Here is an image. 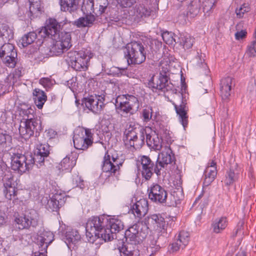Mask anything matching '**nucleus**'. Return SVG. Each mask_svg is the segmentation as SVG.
Instances as JSON below:
<instances>
[{"instance_id": "nucleus-43", "label": "nucleus", "mask_w": 256, "mask_h": 256, "mask_svg": "<svg viewBox=\"0 0 256 256\" xmlns=\"http://www.w3.org/2000/svg\"><path fill=\"white\" fill-rule=\"evenodd\" d=\"M12 176H14L13 174L6 164L0 162V178L4 182L5 180H10Z\"/></svg>"}, {"instance_id": "nucleus-61", "label": "nucleus", "mask_w": 256, "mask_h": 256, "mask_svg": "<svg viewBox=\"0 0 256 256\" xmlns=\"http://www.w3.org/2000/svg\"><path fill=\"white\" fill-rule=\"evenodd\" d=\"M65 49H47L49 50L48 55L49 56H59L64 52Z\"/></svg>"}, {"instance_id": "nucleus-16", "label": "nucleus", "mask_w": 256, "mask_h": 256, "mask_svg": "<svg viewBox=\"0 0 256 256\" xmlns=\"http://www.w3.org/2000/svg\"><path fill=\"white\" fill-rule=\"evenodd\" d=\"M149 199L156 204L166 203L168 197V192L158 184H152L148 190Z\"/></svg>"}, {"instance_id": "nucleus-64", "label": "nucleus", "mask_w": 256, "mask_h": 256, "mask_svg": "<svg viewBox=\"0 0 256 256\" xmlns=\"http://www.w3.org/2000/svg\"><path fill=\"white\" fill-rule=\"evenodd\" d=\"M247 32L245 30H242L238 32L235 34L236 38L238 40L242 39L245 38Z\"/></svg>"}, {"instance_id": "nucleus-56", "label": "nucleus", "mask_w": 256, "mask_h": 256, "mask_svg": "<svg viewBox=\"0 0 256 256\" xmlns=\"http://www.w3.org/2000/svg\"><path fill=\"white\" fill-rule=\"evenodd\" d=\"M162 54H159L156 56V59L160 58V57H164V59L168 58L169 61L173 60L172 56L171 54V51L169 49H162Z\"/></svg>"}, {"instance_id": "nucleus-46", "label": "nucleus", "mask_w": 256, "mask_h": 256, "mask_svg": "<svg viewBox=\"0 0 256 256\" xmlns=\"http://www.w3.org/2000/svg\"><path fill=\"white\" fill-rule=\"evenodd\" d=\"M174 34L172 32H165L162 33V36L164 41L169 46H172L176 43L174 38Z\"/></svg>"}, {"instance_id": "nucleus-54", "label": "nucleus", "mask_w": 256, "mask_h": 256, "mask_svg": "<svg viewBox=\"0 0 256 256\" xmlns=\"http://www.w3.org/2000/svg\"><path fill=\"white\" fill-rule=\"evenodd\" d=\"M24 70L22 66H18L15 69L12 73L13 78V84L18 79L20 78L24 74Z\"/></svg>"}, {"instance_id": "nucleus-59", "label": "nucleus", "mask_w": 256, "mask_h": 256, "mask_svg": "<svg viewBox=\"0 0 256 256\" xmlns=\"http://www.w3.org/2000/svg\"><path fill=\"white\" fill-rule=\"evenodd\" d=\"M244 222L240 221L237 224L235 231L233 233V236H236L238 234H244Z\"/></svg>"}, {"instance_id": "nucleus-14", "label": "nucleus", "mask_w": 256, "mask_h": 256, "mask_svg": "<svg viewBox=\"0 0 256 256\" xmlns=\"http://www.w3.org/2000/svg\"><path fill=\"white\" fill-rule=\"evenodd\" d=\"M108 222L106 224V236H104V241L109 242L114 239L116 234L124 228V223L118 216H106Z\"/></svg>"}, {"instance_id": "nucleus-13", "label": "nucleus", "mask_w": 256, "mask_h": 256, "mask_svg": "<svg viewBox=\"0 0 256 256\" xmlns=\"http://www.w3.org/2000/svg\"><path fill=\"white\" fill-rule=\"evenodd\" d=\"M104 96L90 95L84 97L81 105L84 110L88 109L94 114H100L104 107Z\"/></svg>"}, {"instance_id": "nucleus-36", "label": "nucleus", "mask_w": 256, "mask_h": 256, "mask_svg": "<svg viewBox=\"0 0 256 256\" xmlns=\"http://www.w3.org/2000/svg\"><path fill=\"white\" fill-rule=\"evenodd\" d=\"M218 173L217 168H206L204 172V185L208 186L216 178Z\"/></svg>"}, {"instance_id": "nucleus-48", "label": "nucleus", "mask_w": 256, "mask_h": 256, "mask_svg": "<svg viewBox=\"0 0 256 256\" xmlns=\"http://www.w3.org/2000/svg\"><path fill=\"white\" fill-rule=\"evenodd\" d=\"M30 3V12L34 14L40 10L41 2L40 0H28Z\"/></svg>"}, {"instance_id": "nucleus-1", "label": "nucleus", "mask_w": 256, "mask_h": 256, "mask_svg": "<svg viewBox=\"0 0 256 256\" xmlns=\"http://www.w3.org/2000/svg\"><path fill=\"white\" fill-rule=\"evenodd\" d=\"M34 112L32 108L19 110L20 115L23 117L18 128L19 134L26 140L32 136H38L42 130V122L40 118L34 117Z\"/></svg>"}, {"instance_id": "nucleus-45", "label": "nucleus", "mask_w": 256, "mask_h": 256, "mask_svg": "<svg viewBox=\"0 0 256 256\" xmlns=\"http://www.w3.org/2000/svg\"><path fill=\"white\" fill-rule=\"evenodd\" d=\"M152 107L150 106H146L141 112V118L144 122H148L152 119Z\"/></svg>"}, {"instance_id": "nucleus-12", "label": "nucleus", "mask_w": 256, "mask_h": 256, "mask_svg": "<svg viewBox=\"0 0 256 256\" xmlns=\"http://www.w3.org/2000/svg\"><path fill=\"white\" fill-rule=\"evenodd\" d=\"M142 226L140 224H135L130 226L125 232V237L128 241L134 245H138L146 238L148 230V227Z\"/></svg>"}, {"instance_id": "nucleus-20", "label": "nucleus", "mask_w": 256, "mask_h": 256, "mask_svg": "<svg viewBox=\"0 0 256 256\" xmlns=\"http://www.w3.org/2000/svg\"><path fill=\"white\" fill-rule=\"evenodd\" d=\"M130 210L135 217L141 218L144 216L148 210V200L145 198H141L131 206Z\"/></svg>"}, {"instance_id": "nucleus-9", "label": "nucleus", "mask_w": 256, "mask_h": 256, "mask_svg": "<svg viewBox=\"0 0 256 256\" xmlns=\"http://www.w3.org/2000/svg\"><path fill=\"white\" fill-rule=\"evenodd\" d=\"M60 30V25L57 20L52 18H50L46 20L45 26L42 27L38 32V35L44 38L42 42L37 41L39 42L37 46H40L42 44L46 42L49 38L52 41L53 44L54 41L59 38V32Z\"/></svg>"}, {"instance_id": "nucleus-60", "label": "nucleus", "mask_w": 256, "mask_h": 256, "mask_svg": "<svg viewBox=\"0 0 256 256\" xmlns=\"http://www.w3.org/2000/svg\"><path fill=\"white\" fill-rule=\"evenodd\" d=\"M76 78L72 77L70 80H68V86L70 88L72 91L74 92V90H76V88L78 87V83L76 82Z\"/></svg>"}, {"instance_id": "nucleus-24", "label": "nucleus", "mask_w": 256, "mask_h": 256, "mask_svg": "<svg viewBox=\"0 0 256 256\" xmlns=\"http://www.w3.org/2000/svg\"><path fill=\"white\" fill-rule=\"evenodd\" d=\"M54 240V236L50 232L43 231L37 237V243L39 245L40 250H46L49 244Z\"/></svg>"}, {"instance_id": "nucleus-27", "label": "nucleus", "mask_w": 256, "mask_h": 256, "mask_svg": "<svg viewBox=\"0 0 256 256\" xmlns=\"http://www.w3.org/2000/svg\"><path fill=\"white\" fill-rule=\"evenodd\" d=\"M62 233L64 235L65 242L68 246L71 244H76L80 240L81 237L78 231L70 228L67 227L66 231Z\"/></svg>"}, {"instance_id": "nucleus-25", "label": "nucleus", "mask_w": 256, "mask_h": 256, "mask_svg": "<svg viewBox=\"0 0 256 256\" xmlns=\"http://www.w3.org/2000/svg\"><path fill=\"white\" fill-rule=\"evenodd\" d=\"M234 86L233 78L227 76L222 79L220 83V90L223 99H227L230 95L232 88Z\"/></svg>"}, {"instance_id": "nucleus-18", "label": "nucleus", "mask_w": 256, "mask_h": 256, "mask_svg": "<svg viewBox=\"0 0 256 256\" xmlns=\"http://www.w3.org/2000/svg\"><path fill=\"white\" fill-rule=\"evenodd\" d=\"M0 37L5 42L0 48H14V46L11 42L14 38L13 30L6 24L0 22Z\"/></svg>"}, {"instance_id": "nucleus-5", "label": "nucleus", "mask_w": 256, "mask_h": 256, "mask_svg": "<svg viewBox=\"0 0 256 256\" xmlns=\"http://www.w3.org/2000/svg\"><path fill=\"white\" fill-rule=\"evenodd\" d=\"M106 222H108V220L105 215L90 218L86 224V236L90 238L93 237L101 238L104 240V236H106Z\"/></svg>"}, {"instance_id": "nucleus-33", "label": "nucleus", "mask_w": 256, "mask_h": 256, "mask_svg": "<svg viewBox=\"0 0 256 256\" xmlns=\"http://www.w3.org/2000/svg\"><path fill=\"white\" fill-rule=\"evenodd\" d=\"M228 221L226 216H222L216 218L211 224V228L215 234L221 233L226 228Z\"/></svg>"}, {"instance_id": "nucleus-4", "label": "nucleus", "mask_w": 256, "mask_h": 256, "mask_svg": "<svg viewBox=\"0 0 256 256\" xmlns=\"http://www.w3.org/2000/svg\"><path fill=\"white\" fill-rule=\"evenodd\" d=\"M67 55L72 67L76 71H80L88 70L90 60L94 54L90 50L82 49L78 51L70 50Z\"/></svg>"}, {"instance_id": "nucleus-42", "label": "nucleus", "mask_w": 256, "mask_h": 256, "mask_svg": "<svg viewBox=\"0 0 256 256\" xmlns=\"http://www.w3.org/2000/svg\"><path fill=\"white\" fill-rule=\"evenodd\" d=\"M200 10L199 2L192 1L188 6L187 15L190 18H194L198 14Z\"/></svg>"}, {"instance_id": "nucleus-26", "label": "nucleus", "mask_w": 256, "mask_h": 256, "mask_svg": "<svg viewBox=\"0 0 256 256\" xmlns=\"http://www.w3.org/2000/svg\"><path fill=\"white\" fill-rule=\"evenodd\" d=\"M148 224L154 228L164 231L166 227L164 218L160 214H154L148 216Z\"/></svg>"}, {"instance_id": "nucleus-17", "label": "nucleus", "mask_w": 256, "mask_h": 256, "mask_svg": "<svg viewBox=\"0 0 256 256\" xmlns=\"http://www.w3.org/2000/svg\"><path fill=\"white\" fill-rule=\"evenodd\" d=\"M128 54L126 55L128 65L130 64H139L144 62L146 58V49H127Z\"/></svg>"}, {"instance_id": "nucleus-10", "label": "nucleus", "mask_w": 256, "mask_h": 256, "mask_svg": "<svg viewBox=\"0 0 256 256\" xmlns=\"http://www.w3.org/2000/svg\"><path fill=\"white\" fill-rule=\"evenodd\" d=\"M34 164L32 154H14L11 158L12 169L21 174L32 169Z\"/></svg>"}, {"instance_id": "nucleus-58", "label": "nucleus", "mask_w": 256, "mask_h": 256, "mask_svg": "<svg viewBox=\"0 0 256 256\" xmlns=\"http://www.w3.org/2000/svg\"><path fill=\"white\" fill-rule=\"evenodd\" d=\"M98 4L99 5V14H102L104 13L108 5V0H98Z\"/></svg>"}, {"instance_id": "nucleus-52", "label": "nucleus", "mask_w": 256, "mask_h": 256, "mask_svg": "<svg viewBox=\"0 0 256 256\" xmlns=\"http://www.w3.org/2000/svg\"><path fill=\"white\" fill-rule=\"evenodd\" d=\"M62 207L60 205L57 204V202H55L51 198L48 200L47 204L46 205V208L52 212H56L59 208Z\"/></svg>"}, {"instance_id": "nucleus-3", "label": "nucleus", "mask_w": 256, "mask_h": 256, "mask_svg": "<svg viewBox=\"0 0 256 256\" xmlns=\"http://www.w3.org/2000/svg\"><path fill=\"white\" fill-rule=\"evenodd\" d=\"M124 160L122 155H119L116 152L110 154L108 151L106 152L103 159L102 170L109 174L108 180L114 178L118 180L117 174H119L120 166H122Z\"/></svg>"}, {"instance_id": "nucleus-41", "label": "nucleus", "mask_w": 256, "mask_h": 256, "mask_svg": "<svg viewBox=\"0 0 256 256\" xmlns=\"http://www.w3.org/2000/svg\"><path fill=\"white\" fill-rule=\"evenodd\" d=\"M76 164V162L74 160H70V157L66 156L63 160L60 162L58 165V169L62 171L64 170H70Z\"/></svg>"}, {"instance_id": "nucleus-44", "label": "nucleus", "mask_w": 256, "mask_h": 256, "mask_svg": "<svg viewBox=\"0 0 256 256\" xmlns=\"http://www.w3.org/2000/svg\"><path fill=\"white\" fill-rule=\"evenodd\" d=\"M180 42L182 45L186 48H191L193 46L194 38H192L189 34L180 35Z\"/></svg>"}, {"instance_id": "nucleus-55", "label": "nucleus", "mask_w": 256, "mask_h": 256, "mask_svg": "<svg viewBox=\"0 0 256 256\" xmlns=\"http://www.w3.org/2000/svg\"><path fill=\"white\" fill-rule=\"evenodd\" d=\"M12 140V137L6 133L0 132V146H4Z\"/></svg>"}, {"instance_id": "nucleus-40", "label": "nucleus", "mask_w": 256, "mask_h": 256, "mask_svg": "<svg viewBox=\"0 0 256 256\" xmlns=\"http://www.w3.org/2000/svg\"><path fill=\"white\" fill-rule=\"evenodd\" d=\"M161 238H162L158 237V236L150 235L147 238V244L150 248H154V251H158L161 247L160 242Z\"/></svg>"}, {"instance_id": "nucleus-21", "label": "nucleus", "mask_w": 256, "mask_h": 256, "mask_svg": "<svg viewBox=\"0 0 256 256\" xmlns=\"http://www.w3.org/2000/svg\"><path fill=\"white\" fill-rule=\"evenodd\" d=\"M16 182L12 176L10 180H5L4 182V194L5 197L8 200H16L18 188H16Z\"/></svg>"}, {"instance_id": "nucleus-29", "label": "nucleus", "mask_w": 256, "mask_h": 256, "mask_svg": "<svg viewBox=\"0 0 256 256\" xmlns=\"http://www.w3.org/2000/svg\"><path fill=\"white\" fill-rule=\"evenodd\" d=\"M162 158L158 157L156 160L158 165L162 166V169L164 168L168 164H171L175 159L174 154L170 148L161 153Z\"/></svg>"}, {"instance_id": "nucleus-51", "label": "nucleus", "mask_w": 256, "mask_h": 256, "mask_svg": "<svg viewBox=\"0 0 256 256\" xmlns=\"http://www.w3.org/2000/svg\"><path fill=\"white\" fill-rule=\"evenodd\" d=\"M72 182L74 186L78 187L81 189H83L84 187V182L82 178L78 175L75 174L72 176Z\"/></svg>"}, {"instance_id": "nucleus-37", "label": "nucleus", "mask_w": 256, "mask_h": 256, "mask_svg": "<svg viewBox=\"0 0 256 256\" xmlns=\"http://www.w3.org/2000/svg\"><path fill=\"white\" fill-rule=\"evenodd\" d=\"M37 34L34 32H30L24 36L18 42V46L20 47H26L32 44L36 39Z\"/></svg>"}, {"instance_id": "nucleus-15", "label": "nucleus", "mask_w": 256, "mask_h": 256, "mask_svg": "<svg viewBox=\"0 0 256 256\" xmlns=\"http://www.w3.org/2000/svg\"><path fill=\"white\" fill-rule=\"evenodd\" d=\"M148 86L154 92L157 90L164 92L172 90L174 85L170 81L169 76H164L161 74L156 78L153 76L148 82Z\"/></svg>"}, {"instance_id": "nucleus-35", "label": "nucleus", "mask_w": 256, "mask_h": 256, "mask_svg": "<svg viewBox=\"0 0 256 256\" xmlns=\"http://www.w3.org/2000/svg\"><path fill=\"white\" fill-rule=\"evenodd\" d=\"M33 94L35 104L38 109H42L47 100L46 93L43 90L36 88Z\"/></svg>"}, {"instance_id": "nucleus-53", "label": "nucleus", "mask_w": 256, "mask_h": 256, "mask_svg": "<svg viewBox=\"0 0 256 256\" xmlns=\"http://www.w3.org/2000/svg\"><path fill=\"white\" fill-rule=\"evenodd\" d=\"M70 40V35L68 33L65 34L64 36L60 42V44L62 48H70L72 46Z\"/></svg>"}, {"instance_id": "nucleus-8", "label": "nucleus", "mask_w": 256, "mask_h": 256, "mask_svg": "<svg viewBox=\"0 0 256 256\" xmlns=\"http://www.w3.org/2000/svg\"><path fill=\"white\" fill-rule=\"evenodd\" d=\"M14 222L19 229L34 230L39 225L40 216L36 210L30 209L22 215H18Z\"/></svg>"}, {"instance_id": "nucleus-11", "label": "nucleus", "mask_w": 256, "mask_h": 256, "mask_svg": "<svg viewBox=\"0 0 256 256\" xmlns=\"http://www.w3.org/2000/svg\"><path fill=\"white\" fill-rule=\"evenodd\" d=\"M92 130L80 128L75 131L73 138L74 146L76 149L86 150L93 143Z\"/></svg>"}, {"instance_id": "nucleus-7", "label": "nucleus", "mask_w": 256, "mask_h": 256, "mask_svg": "<svg viewBox=\"0 0 256 256\" xmlns=\"http://www.w3.org/2000/svg\"><path fill=\"white\" fill-rule=\"evenodd\" d=\"M136 164L138 171L146 180H150L154 173L158 176L161 174L162 166L158 165L156 160L153 161L148 156H140Z\"/></svg>"}, {"instance_id": "nucleus-30", "label": "nucleus", "mask_w": 256, "mask_h": 256, "mask_svg": "<svg viewBox=\"0 0 256 256\" xmlns=\"http://www.w3.org/2000/svg\"><path fill=\"white\" fill-rule=\"evenodd\" d=\"M186 102L182 100L179 106L174 104L176 112L179 117L180 122L184 128L187 126L188 124V116L186 110Z\"/></svg>"}, {"instance_id": "nucleus-19", "label": "nucleus", "mask_w": 256, "mask_h": 256, "mask_svg": "<svg viewBox=\"0 0 256 256\" xmlns=\"http://www.w3.org/2000/svg\"><path fill=\"white\" fill-rule=\"evenodd\" d=\"M49 154L50 146L48 144H38L33 156L34 163L36 162L37 166L39 164L40 166H43L45 158L48 156Z\"/></svg>"}, {"instance_id": "nucleus-49", "label": "nucleus", "mask_w": 256, "mask_h": 256, "mask_svg": "<svg viewBox=\"0 0 256 256\" xmlns=\"http://www.w3.org/2000/svg\"><path fill=\"white\" fill-rule=\"evenodd\" d=\"M52 200L55 202H57L58 204L61 206L64 205L67 198V196L64 193H58L54 194L52 197Z\"/></svg>"}, {"instance_id": "nucleus-34", "label": "nucleus", "mask_w": 256, "mask_h": 256, "mask_svg": "<svg viewBox=\"0 0 256 256\" xmlns=\"http://www.w3.org/2000/svg\"><path fill=\"white\" fill-rule=\"evenodd\" d=\"M59 3L62 11L72 13L77 10L78 0H60Z\"/></svg>"}, {"instance_id": "nucleus-2", "label": "nucleus", "mask_w": 256, "mask_h": 256, "mask_svg": "<svg viewBox=\"0 0 256 256\" xmlns=\"http://www.w3.org/2000/svg\"><path fill=\"white\" fill-rule=\"evenodd\" d=\"M145 130L130 123L126 126L124 132V141L126 145L136 150L144 144Z\"/></svg>"}, {"instance_id": "nucleus-28", "label": "nucleus", "mask_w": 256, "mask_h": 256, "mask_svg": "<svg viewBox=\"0 0 256 256\" xmlns=\"http://www.w3.org/2000/svg\"><path fill=\"white\" fill-rule=\"evenodd\" d=\"M158 10V8L154 10L143 4H139L136 7L135 14L138 19H144L150 16H154Z\"/></svg>"}, {"instance_id": "nucleus-47", "label": "nucleus", "mask_w": 256, "mask_h": 256, "mask_svg": "<svg viewBox=\"0 0 256 256\" xmlns=\"http://www.w3.org/2000/svg\"><path fill=\"white\" fill-rule=\"evenodd\" d=\"M250 10V7L248 4H244L237 8L236 10V17L239 18H242L244 14Z\"/></svg>"}, {"instance_id": "nucleus-39", "label": "nucleus", "mask_w": 256, "mask_h": 256, "mask_svg": "<svg viewBox=\"0 0 256 256\" xmlns=\"http://www.w3.org/2000/svg\"><path fill=\"white\" fill-rule=\"evenodd\" d=\"M16 49H11L10 54H8L4 60V63L9 68H14L16 64Z\"/></svg>"}, {"instance_id": "nucleus-50", "label": "nucleus", "mask_w": 256, "mask_h": 256, "mask_svg": "<svg viewBox=\"0 0 256 256\" xmlns=\"http://www.w3.org/2000/svg\"><path fill=\"white\" fill-rule=\"evenodd\" d=\"M216 2V0H204L202 4L204 12L205 13L210 12Z\"/></svg>"}, {"instance_id": "nucleus-23", "label": "nucleus", "mask_w": 256, "mask_h": 256, "mask_svg": "<svg viewBox=\"0 0 256 256\" xmlns=\"http://www.w3.org/2000/svg\"><path fill=\"white\" fill-rule=\"evenodd\" d=\"M240 174V170L238 168L237 164L232 165L226 173L223 180L224 184L227 186L232 184L238 180Z\"/></svg>"}, {"instance_id": "nucleus-32", "label": "nucleus", "mask_w": 256, "mask_h": 256, "mask_svg": "<svg viewBox=\"0 0 256 256\" xmlns=\"http://www.w3.org/2000/svg\"><path fill=\"white\" fill-rule=\"evenodd\" d=\"M146 142L148 146L155 150H160L162 148V140L158 136L154 134H146Z\"/></svg>"}, {"instance_id": "nucleus-38", "label": "nucleus", "mask_w": 256, "mask_h": 256, "mask_svg": "<svg viewBox=\"0 0 256 256\" xmlns=\"http://www.w3.org/2000/svg\"><path fill=\"white\" fill-rule=\"evenodd\" d=\"M95 20V17L92 14L86 15L84 17L80 18L74 22V24L78 28L90 26Z\"/></svg>"}, {"instance_id": "nucleus-6", "label": "nucleus", "mask_w": 256, "mask_h": 256, "mask_svg": "<svg viewBox=\"0 0 256 256\" xmlns=\"http://www.w3.org/2000/svg\"><path fill=\"white\" fill-rule=\"evenodd\" d=\"M114 105L116 112L121 114H133L140 106L138 98L128 94L118 96Z\"/></svg>"}, {"instance_id": "nucleus-22", "label": "nucleus", "mask_w": 256, "mask_h": 256, "mask_svg": "<svg viewBox=\"0 0 256 256\" xmlns=\"http://www.w3.org/2000/svg\"><path fill=\"white\" fill-rule=\"evenodd\" d=\"M190 240V234L188 232L181 230L176 237L175 242L172 244L173 252H177L180 248L183 249L188 245Z\"/></svg>"}, {"instance_id": "nucleus-31", "label": "nucleus", "mask_w": 256, "mask_h": 256, "mask_svg": "<svg viewBox=\"0 0 256 256\" xmlns=\"http://www.w3.org/2000/svg\"><path fill=\"white\" fill-rule=\"evenodd\" d=\"M120 256H137L140 252L137 245L128 242L118 248Z\"/></svg>"}, {"instance_id": "nucleus-63", "label": "nucleus", "mask_w": 256, "mask_h": 256, "mask_svg": "<svg viewBox=\"0 0 256 256\" xmlns=\"http://www.w3.org/2000/svg\"><path fill=\"white\" fill-rule=\"evenodd\" d=\"M160 72L159 76H161V74H162L164 76H168V73L169 72V68L168 65L166 64L165 66H162L161 68H160Z\"/></svg>"}, {"instance_id": "nucleus-57", "label": "nucleus", "mask_w": 256, "mask_h": 256, "mask_svg": "<svg viewBox=\"0 0 256 256\" xmlns=\"http://www.w3.org/2000/svg\"><path fill=\"white\" fill-rule=\"evenodd\" d=\"M138 0H118V4L123 8H130L136 3Z\"/></svg>"}, {"instance_id": "nucleus-62", "label": "nucleus", "mask_w": 256, "mask_h": 256, "mask_svg": "<svg viewBox=\"0 0 256 256\" xmlns=\"http://www.w3.org/2000/svg\"><path fill=\"white\" fill-rule=\"evenodd\" d=\"M125 48H144V46L140 42L133 41L127 44Z\"/></svg>"}]
</instances>
